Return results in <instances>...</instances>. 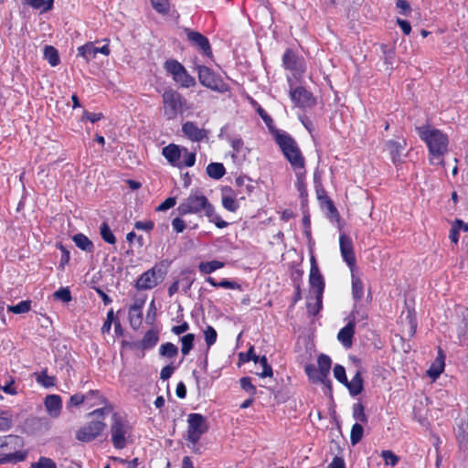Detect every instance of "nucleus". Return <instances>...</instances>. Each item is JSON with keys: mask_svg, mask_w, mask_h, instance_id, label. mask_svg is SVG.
<instances>
[{"mask_svg": "<svg viewBox=\"0 0 468 468\" xmlns=\"http://www.w3.org/2000/svg\"><path fill=\"white\" fill-rule=\"evenodd\" d=\"M419 137L426 144L432 159H441L448 152L449 139L441 130L425 124L416 127Z\"/></svg>", "mask_w": 468, "mask_h": 468, "instance_id": "1", "label": "nucleus"}, {"mask_svg": "<svg viewBox=\"0 0 468 468\" xmlns=\"http://www.w3.org/2000/svg\"><path fill=\"white\" fill-rule=\"evenodd\" d=\"M112 411V406L106 403L104 407L89 413L94 420L80 427L76 432V439L82 442H90L99 437L106 427L105 416Z\"/></svg>", "mask_w": 468, "mask_h": 468, "instance_id": "2", "label": "nucleus"}, {"mask_svg": "<svg viewBox=\"0 0 468 468\" xmlns=\"http://www.w3.org/2000/svg\"><path fill=\"white\" fill-rule=\"evenodd\" d=\"M23 447L24 440L18 435L10 434L1 438L0 464L23 462L27 456V451H21Z\"/></svg>", "mask_w": 468, "mask_h": 468, "instance_id": "3", "label": "nucleus"}, {"mask_svg": "<svg viewBox=\"0 0 468 468\" xmlns=\"http://www.w3.org/2000/svg\"><path fill=\"white\" fill-rule=\"evenodd\" d=\"M274 139L292 167L294 170H303L305 161L296 141L285 132L276 134Z\"/></svg>", "mask_w": 468, "mask_h": 468, "instance_id": "4", "label": "nucleus"}, {"mask_svg": "<svg viewBox=\"0 0 468 468\" xmlns=\"http://www.w3.org/2000/svg\"><path fill=\"white\" fill-rule=\"evenodd\" d=\"M177 211L181 216L197 214L201 211H204L206 216H211L212 204L199 190H192L190 195L179 204Z\"/></svg>", "mask_w": 468, "mask_h": 468, "instance_id": "5", "label": "nucleus"}, {"mask_svg": "<svg viewBox=\"0 0 468 468\" xmlns=\"http://www.w3.org/2000/svg\"><path fill=\"white\" fill-rule=\"evenodd\" d=\"M163 114L166 120H175L178 114L187 110L186 100L172 89L165 90L162 94Z\"/></svg>", "mask_w": 468, "mask_h": 468, "instance_id": "6", "label": "nucleus"}, {"mask_svg": "<svg viewBox=\"0 0 468 468\" xmlns=\"http://www.w3.org/2000/svg\"><path fill=\"white\" fill-rule=\"evenodd\" d=\"M197 73H198V80L199 82L214 90L218 91L219 93H224L229 90L228 84L223 80L220 75L216 73L214 70H212L210 68L207 66H197Z\"/></svg>", "mask_w": 468, "mask_h": 468, "instance_id": "7", "label": "nucleus"}, {"mask_svg": "<svg viewBox=\"0 0 468 468\" xmlns=\"http://www.w3.org/2000/svg\"><path fill=\"white\" fill-rule=\"evenodd\" d=\"M208 431L207 418L200 413H190L187 416L186 440L196 444L201 436Z\"/></svg>", "mask_w": 468, "mask_h": 468, "instance_id": "8", "label": "nucleus"}, {"mask_svg": "<svg viewBox=\"0 0 468 468\" xmlns=\"http://www.w3.org/2000/svg\"><path fill=\"white\" fill-rule=\"evenodd\" d=\"M111 434L114 448L122 450L126 446L125 434L128 431V421L121 414L113 412L112 416Z\"/></svg>", "mask_w": 468, "mask_h": 468, "instance_id": "9", "label": "nucleus"}, {"mask_svg": "<svg viewBox=\"0 0 468 468\" xmlns=\"http://www.w3.org/2000/svg\"><path fill=\"white\" fill-rule=\"evenodd\" d=\"M165 69L173 76V80L183 88L196 85V80L190 76L178 60H165Z\"/></svg>", "mask_w": 468, "mask_h": 468, "instance_id": "10", "label": "nucleus"}, {"mask_svg": "<svg viewBox=\"0 0 468 468\" xmlns=\"http://www.w3.org/2000/svg\"><path fill=\"white\" fill-rule=\"evenodd\" d=\"M188 41L193 47L201 51L203 56L211 58L212 50L209 40L201 33L190 29H186Z\"/></svg>", "mask_w": 468, "mask_h": 468, "instance_id": "11", "label": "nucleus"}, {"mask_svg": "<svg viewBox=\"0 0 468 468\" xmlns=\"http://www.w3.org/2000/svg\"><path fill=\"white\" fill-rule=\"evenodd\" d=\"M310 274H309V284L311 289L314 290V292L324 293V279L322 275L316 259L314 255L310 257Z\"/></svg>", "mask_w": 468, "mask_h": 468, "instance_id": "12", "label": "nucleus"}, {"mask_svg": "<svg viewBox=\"0 0 468 468\" xmlns=\"http://www.w3.org/2000/svg\"><path fill=\"white\" fill-rule=\"evenodd\" d=\"M290 97L295 105L300 108H311L315 103L313 94L302 86L291 90Z\"/></svg>", "mask_w": 468, "mask_h": 468, "instance_id": "13", "label": "nucleus"}, {"mask_svg": "<svg viewBox=\"0 0 468 468\" xmlns=\"http://www.w3.org/2000/svg\"><path fill=\"white\" fill-rule=\"evenodd\" d=\"M340 251L344 261L347 264L350 269H353L356 265V256L353 248V241L345 233L339 237Z\"/></svg>", "mask_w": 468, "mask_h": 468, "instance_id": "14", "label": "nucleus"}, {"mask_svg": "<svg viewBox=\"0 0 468 468\" xmlns=\"http://www.w3.org/2000/svg\"><path fill=\"white\" fill-rule=\"evenodd\" d=\"M100 42H89L78 48V56L83 57L85 58H89L90 57H95L98 53L102 54L103 56L110 55L109 45L103 44L100 46Z\"/></svg>", "mask_w": 468, "mask_h": 468, "instance_id": "15", "label": "nucleus"}, {"mask_svg": "<svg viewBox=\"0 0 468 468\" xmlns=\"http://www.w3.org/2000/svg\"><path fill=\"white\" fill-rule=\"evenodd\" d=\"M184 135L192 142H202L208 138L209 132L206 129H200L196 122L187 121L182 125Z\"/></svg>", "mask_w": 468, "mask_h": 468, "instance_id": "16", "label": "nucleus"}, {"mask_svg": "<svg viewBox=\"0 0 468 468\" xmlns=\"http://www.w3.org/2000/svg\"><path fill=\"white\" fill-rule=\"evenodd\" d=\"M145 303V297L134 299L133 303L129 308V320L133 328L136 329L142 324V309Z\"/></svg>", "mask_w": 468, "mask_h": 468, "instance_id": "17", "label": "nucleus"}, {"mask_svg": "<svg viewBox=\"0 0 468 468\" xmlns=\"http://www.w3.org/2000/svg\"><path fill=\"white\" fill-rule=\"evenodd\" d=\"M405 146L406 142L404 140H402L401 142L388 140L386 143V149L388 151L391 161L394 165L402 163V155Z\"/></svg>", "mask_w": 468, "mask_h": 468, "instance_id": "18", "label": "nucleus"}, {"mask_svg": "<svg viewBox=\"0 0 468 468\" xmlns=\"http://www.w3.org/2000/svg\"><path fill=\"white\" fill-rule=\"evenodd\" d=\"M159 283L155 280L152 271L147 270L139 276V278L135 282L134 287L138 291H146L154 288Z\"/></svg>", "mask_w": 468, "mask_h": 468, "instance_id": "19", "label": "nucleus"}, {"mask_svg": "<svg viewBox=\"0 0 468 468\" xmlns=\"http://www.w3.org/2000/svg\"><path fill=\"white\" fill-rule=\"evenodd\" d=\"M159 340L158 332L154 329H149L145 332L144 335L140 341L133 346H138L139 349L149 350L154 348Z\"/></svg>", "mask_w": 468, "mask_h": 468, "instance_id": "20", "label": "nucleus"}, {"mask_svg": "<svg viewBox=\"0 0 468 468\" xmlns=\"http://www.w3.org/2000/svg\"><path fill=\"white\" fill-rule=\"evenodd\" d=\"M355 328L356 325L353 323H350L349 321L344 326L340 329V331L337 334V339L338 341L346 347L349 348L351 347L353 344V337L355 335Z\"/></svg>", "mask_w": 468, "mask_h": 468, "instance_id": "21", "label": "nucleus"}, {"mask_svg": "<svg viewBox=\"0 0 468 468\" xmlns=\"http://www.w3.org/2000/svg\"><path fill=\"white\" fill-rule=\"evenodd\" d=\"M96 397L101 399L102 403H107V399L100 395L98 390H90L87 395H83L81 393H76L69 398V402L67 403V408L78 407L81 405L85 399L90 398Z\"/></svg>", "mask_w": 468, "mask_h": 468, "instance_id": "22", "label": "nucleus"}, {"mask_svg": "<svg viewBox=\"0 0 468 468\" xmlns=\"http://www.w3.org/2000/svg\"><path fill=\"white\" fill-rule=\"evenodd\" d=\"M347 319L350 323H353L355 325L356 323H361L362 325H366L367 321L368 319V314L362 304L355 303L353 309L350 314L348 315Z\"/></svg>", "mask_w": 468, "mask_h": 468, "instance_id": "23", "label": "nucleus"}, {"mask_svg": "<svg viewBox=\"0 0 468 468\" xmlns=\"http://www.w3.org/2000/svg\"><path fill=\"white\" fill-rule=\"evenodd\" d=\"M45 406L50 416L58 417L62 408V399L58 395H48L45 398Z\"/></svg>", "mask_w": 468, "mask_h": 468, "instance_id": "24", "label": "nucleus"}, {"mask_svg": "<svg viewBox=\"0 0 468 468\" xmlns=\"http://www.w3.org/2000/svg\"><path fill=\"white\" fill-rule=\"evenodd\" d=\"M170 265L171 261L162 260L159 262H156L151 269H149V271H152L153 275L154 276L158 283L162 282L165 278Z\"/></svg>", "mask_w": 468, "mask_h": 468, "instance_id": "25", "label": "nucleus"}, {"mask_svg": "<svg viewBox=\"0 0 468 468\" xmlns=\"http://www.w3.org/2000/svg\"><path fill=\"white\" fill-rule=\"evenodd\" d=\"M349 391L352 397L359 395L364 389V381L361 372L357 371L350 381L344 385Z\"/></svg>", "mask_w": 468, "mask_h": 468, "instance_id": "26", "label": "nucleus"}, {"mask_svg": "<svg viewBox=\"0 0 468 468\" xmlns=\"http://www.w3.org/2000/svg\"><path fill=\"white\" fill-rule=\"evenodd\" d=\"M162 154L171 165H177L181 157V150L178 145L170 144L163 148Z\"/></svg>", "mask_w": 468, "mask_h": 468, "instance_id": "27", "label": "nucleus"}, {"mask_svg": "<svg viewBox=\"0 0 468 468\" xmlns=\"http://www.w3.org/2000/svg\"><path fill=\"white\" fill-rule=\"evenodd\" d=\"M72 240L74 241L75 245L81 250L86 252H93L94 245L86 235L82 233L75 234L72 237Z\"/></svg>", "mask_w": 468, "mask_h": 468, "instance_id": "28", "label": "nucleus"}, {"mask_svg": "<svg viewBox=\"0 0 468 468\" xmlns=\"http://www.w3.org/2000/svg\"><path fill=\"white\" fill-rule=\"evenodd\" d=\"M352 417L353 419L360 423L366 424L368 421V416L365 412V406L361 401L354 403L352 406Z\"/></svg>", "mask_w": 468, "mask_h": 468, "instance_id": "29", "label": "nucleus"}, {"mask_svg": "<svg viewBox=\"0 0 468 468\" xmlns=\"http://www.w3.org/2000/svg\"><path fill=\"white\" fill-rule=\"evenodd\" d=\"M296 175V183L295 186L299 192L300 197L303 199V201L306 200L307 198V188H306V183H305V170H295Z\"/></svg>", "mask_w": 468, "mask_h": 468, "instance_id": "30", "label": "nucleus"}, {"mask_svg": "<svg viewBox=\"0 0 468 468\" xmlns=\"http://www.w3.org/2000/svg\"><path fill=\"white\" fill-rule=\"evenodd\" d=\"M317 364L320 376L322 378L328 377L331 370L332 360L329 356L325 354H321L317 357Z\"/></svg>", "mask_w": 468, "mask_h": 468, "instance_id": "31", "label": "nucleus"}, {"mask_svg": "<svg viewBox=\"0 0 468 468\" xmlns=\"http://www.w3.org/2000/svg\"><path fill=\"white\" fill-rule=\"evenodd\" d=\"M36 381L44 388H52L56 385V377L48 376V370L45 368L35 374Z\"/></svg>", "mask_w": 468, "mask_h": 468, "instance_id": "32", "label": "nucleus"}, {"mask_svg": "<svg viewBox=\"0 0 468 468\" xmlns=\"http://www.w3.org/2000/svg\"><path fill=\"white\" fill-rule=\"evenodd\" d=\"M206 170L207 176L216 180L222 178L226 174L225 166L221 163H210Z\"/></svg>", "mask_w": 468, "mask_h": 468, "instance_id": "33", "label": "nucleus"}, {"mask_svg": "<svg viewBox=\"0 0 468 468\" xmlns=\"http://www.w3.org/2000/svg\"><path fill=\"white\" fill-rule=\"evenodd\" d=\"M364 294V283L362 280L352 274V296L356 303H358Z\"/></svg>", "mask_w": 468, "mask_h": 468, "instance_id": "34", "label": "nucleus"}, {"mask_svg": "<svg viewBox=\"0 0 468 468\" xmlns=\"http://www.w3.org/2000/svg\"><path fill=\"white\" fill-rule=\"evenodd\" d=\"M206 282L210 283L213 287H221L231 290H241L240 284L234 281H229L227 279H223L219 282H218L215 281L214 278L208 276L206 278Z\"/></svg>", "mask_w": 468, "mask_h": 468, "instance_id": "35", "label": "nucleus"}, {"mask_svg": "<svg viewBox=\"0 0 468 468\" xmlns=\"http://www.w3.org/2000/svg\"><path fill=\"white\" fill-rule=\"evenodd\" d=\"M224 266V262L219 261H202L198 265V270L200 272L204 274H210L213 271L222 268Z\"/></svg>", "mask_w": 468, "mask_h": 468, "instance_id": "36", "label": "nucleus"}, {"mask_svg": "<svg viewBox=\"0 0 468 468\" xmlns=\"http://www.w3.org/2000/svg\"><path fill=\"white\" fill-rule=\"evenodd\" d=\"M258 114L261 116L264 123L267 125L270 133L275 137L276 134H279L281 133L280 130H278L273 125V120L272 118L266 112L264 109H262L261 106L257 109Z\"/></svg>", "mask_w": 468, "mask_h": 468, "instance_id": "37", "label": "nucleus"}, {"mask_svg": "<svg viewBox=\"0 0 468 468\" xmlns=\"http://www.w3.org/2000/svg\"><path fill=\"white\" fill-rule=\"evenodd\" d=\"M161 356L173 358L178 354V347L171 342L162 344L159 348Z\"/></svg>", "mask_w": 468, "mask_h": 468, "instance_id": "38", "label": "nucleus"}, {"mask_svg": "<svg viewBox=\"0 0 468 468\" xmlns=\"http://www.w3.org/2000/svg\"><path fill=\"white\" fill-rule=\"evenodd\" d=\"M463 326L458 328V338L462 345L468 344V309L463 314Z\"/></svg>", "mask_w": 468, "mask_h": 468, "instance_id": "39", "label": "nucleus"}, {"mask_svg": "<svg viewBox=\"0 0 468 468\" xmlns=\"http://www.w3.org/2000/svg\"><path fill=\"white\" fill-rule=\"evenodd\" d=\"M100 234L101 239L108 244L113 245L116 243V238L112 233L107 222H102L100 226Z\"/></svg>", "mask_w": 468, "mask_h": 468, "instance_id": "40", "label": "nucleus"}, {"mask_svg": "<svg viewBox=\"0 0 468 468\" xmlns=\"http://www.w3.org/2000/svg\"><path fill=\"white\" fill-rule=\"evenodd\" d=\"M181 352L184 356H187L194 347L195 335L186 334L180 338Z\"/></svg>", "mask_w": 468, "mask_h": 468, "instance_id": "41", "label": "nucleus"}, {"mask_svg": "<svg viewBox=\"0 0 468 468\" xmlns=\"http://www.w3.org/2000/svg\"><path fill=\"white\" fill-rule=\"evenodd\" d=\"M364 435V428L363 425L356 422L352 428L350 432V442L353 446L356 445L361 441Z\"/></svg>", "mask_w": 468, "mask_h": 468, "instance_id": "42", "label": "nucleus"}, {"mask_svg": "<svg viewBox=\"0 0 468 468\" xmlns=\"http://www.w3.org/2000/svg\"><path fill=\"white\" fill-rule=\"evenodd\" d=\"M314 181L318 200H320L321 203H325L326 199L330 198L326 195V191L321 183L320 176H318L317 173L314 175Z\"/></svg>", "mask_w": 468, "mask_h": 468, "instance_id": "43", "label": "nucleus"}, {"mask_svg": "<svg viewBox=\"0 0 468 468\" xmlns=\"http://www.w3.org/2000/svg\"><path fill=\"white\" fill-rule=\"evenodd\" d=\"M250 182L251 179L246 176H239L235 179L236 186L242 188L249 195L254 190V186Z\"/></svg>", "mask_w": 468, "mask_h": 468, "instance_id": "44", "label": "nucleus"}, {"mask_svg": "<svg viewBox=\"0 0 468 468\" xmlns=\"http://www.w3.org/2000/svg\"><path fill=\"white\" fill-rule=\"evenodd\" d=\"M53 299L61 301L65 303L72 300L71 292L69 287H61L53 293Z\"/></svg>", "mask_w": 468, "mask_h": 468, "instance_id": "45", "label": "nucleus"}, {"mask_svg": "<svg viewBox=\"0 0 468 468\" xmlns=\"http://www.w3.org/2000/svg\"><path fill=\"white\" fill-rule=\"evenodd\" d=\"M153 8L159 14L167 15L170 11L169 0H150Z\"/></svg>", "mask_w": 468, "mask_h": 468, "instance_id": "46", "label": "nucleus"}, {"mask_svg": "<svg viewBox=\"0 0 468 468\" xmlns=\"http://www.w3.org/2000/svg\"><path fill=\"white\" fill-rule=\"evenodd\" d=\"M30 301H21L16 305H8L7 310L16 314L27 313L30 310Z\"/></svg>", "mask_w": 468, "mask_h": 468, "instance_id": "47", "label": "nucleus"}, {"mask_svg": "<svg viewBox=\"0 0 468 468\" xmlns=\"http://www.w3.org/2000/svg\"><path fill=\"white\" fill-rule=\"evenodd\" d=\"M25 3L33 8H43V11H48L53 6V0H25Z\"/></svg>", "mask_w": 468, "mask_h": 468, "instance_id": "48", "label": "nucleus"}, {"mask_svg": "<svg viewBox=\"0 0 468 468\" xmlns=\"http://www.w3.org/2000/svg\"><path fill=\"white\" fill-rule=\"evenodd\" d=\"M56 247L61 251V258L58 264V269L63 271L70 259L69 250L61 242L56 243Z\"/></svg>", "mask_w": 468, "mask_h": 468, "instance_id": "49", "label": "nucleus"}, {"mask_svg": "<svg viewBox=\"0 0 468 468\" xmlns=\"http://www.w3.org/2000/svg\"><path fill=\"white\" fill-rule=\"evenodd\" d=\"M257 363H260L263 368L262 372L258 374L261 378L271 377L273 375L272 367L268 363L265 356L257 357Z\"/></svg>", "mask_w": 468, "mask_h": 468, "instance_id": "50", "label": "nucleus"}, {"mask_svg": "<svg viewBox=\"0 0 468 468\" xmlns=\"http://www.w3.org/2000/svg\"><path fill=\"white\" fill-rule=\"evenodd\" d=\"M305 374L313 383H318L320 380L319 369L314 364H308L304 367Z\"/></svg>", "mask_w": 468, "mask_h": 468, "instance_id": "51", "label": "nucleus"}, {"mask_svg": "<svg viewBox=\"0 0 468 468\" xmlns=\"http://www.w3.org/2000/svg\"><path fill=\"white\" fill-rule=\"evenodd\" d=\"M205 341L207 346V350L217 341V331L211 325H207L204 331Z\"/></svg>", "mask_w": 468, "mask_h": 468, "instance_id": "52", "label": "nucleus"}, {"mask_svg": "<svg viewBox=\"0 0 468 468\" xmlns=\"http://www.w3.org/2000/svg\"><path fill=\"white\" fill-rule=\"evenodd\" d=\"M30 468H57V465L52 459L42 456L37 462L32 463Z\"/></svg>", "mask_w": 468, "mask_h": 468, "instance_id": "53", "label": "nucleus"}, {"mask_svg": "<svg viewBox=\"0 0 468 468\" xmlns=\"http://www.w3.org/2000/svg\"><path fill=\"white\" fill-rule=\"evenodd\" d=\"M240 387L243 390H245L250 396H254L256 394V387L251 383V378L250 377H243L239 379Z\"/></svg>", "mask_w": 468, "mask_h": 468, "instance_id": "54", "label": "nucleus"}, {"mask_svg": "<svg viewBox=\"0 0 468 468\" xmlns=\"http://www.w3.org/2000/svg\"><path fill=\"white\" fill-rule=\"evenodd\" d=\"M184 159L182 162H178L177 166L185 165L186 167H191L195 165L196 162V153H190L188 150L184 147Z\"/></svg>", "mask_w": 468, "mask_h": 468, "instance_id": "55", "label": "nucleus"}, {"mask_svg": "<svg viewBox=\"0 0 468 468\" xmlns=\"http://www.w3.org/2000/svg\"><path fill=\"white\" fill-rule=\"evenodd\" d=\"M222 206L224 208L230 212H235L239 208V205L236 199L231 196H222Z\"/></svg>", "mask_w": 468, "mask_h": 468, "instance_id": "56", "label": "nucleus"}, {"mask_svg": "<svg viewBox=\"0 0 468 468\" xmlns=\"http://www.w3.org/2000/svg\"><path fill=\"white\" fill-rule=\"evenodd\" d=\"M385 464L395 466L399 463V457L389 450H384L381 452Z\"/></svg>", "mask_w": 468, "mask_h": 468, "instance_id": "57", "label": "nucleus"}, {"mask_svg": "<svg viewBox=\"0 0 468 468\" xmlns=\"http://www.w3.org/2000/svg\"><path fill=\"white\" fill-rule=\"evenodd\" d=\"M209 222H213L217 228L218 229H223V228H226L229 223L225 220H223L218 214H216L215 212V207L214 206L212 205V211H211V216H207Z\"/></svg>", "mask_w": 468, "mask_h": 468, "instance_id": "58", "label": "nucleus"}, {"mask_svg": "<svg viewBox=\"0 0 468 468\" xmlns=\"http://www.w3.org/2000/svg\"><path fill=\"white\" fill-rule=\"evenodd\" d=\"M334 376L337 381H339L341 384L345 385L347 383V378L346 374V369L341 365H335L334 367Z\"/></svg>", "mask_w": 468, "mask_h": 468, "instance_id": "59", "label": "nucleus"}, {"mask_svg": "<svg viewBox=\"0 0 468 468\" xmlns=\"http://www.w3.org/2000/svg\"><path fill=\"white\" fill-rule=\"evenodd\" d=\"M257 357H259V356L255 355L254 347L252 346L248 349L246 353L239 354V359L242 363L252 360L255 364H257Z\"/></svg>", "mask_w": 468, "mask_h": 468, "instance_id": "60", "label": "nucleus"}, {"mask_svg": "<svg viewBox=\"0 0 468 468\" xmlns=\"http://www.w3.org/2000/svg\"><path fill=\"white\" fill-rule=\"evenodd\" d=\"M326 206V208L328 210V217L331 220H339L340 215L338 213V210L336 209L334 202L331 199H326V202L324 203Z\"/></svg>", "mask_w": 468, "mask_h": 468, "instance_id": "61", "label": "nucleus"}, {"mask_svg": "<svg viewBox=\"0 0 468 468\" xmlns=\"http://www.w3.org/2000/svg\"><path fill=\"white\" fill-rule=\"evenodd\" d=\"M116 320L117 319H115V317H114L113 310L111 309L107 313V318H106L105 322L102 324V327H101L102 334L109 333L111 331L112 323H114Z\"/></svg>", "mask_w": 468, "mask_h": 468, "instance_id": "62", "label": "nucleus"}, {"mask_svg": "<svg viewBox=\"0 0 468 468\" xmlns=\"http://www.w3.org/2000/svg\"><path fill=\"white\" fill-rule=\"evenodd\" d=\"M156 318V307L154 300H152V302L149 304L148 312L145 317V322L148 324H153Z\"/></svg>", "mask_w": 468, "mask_h": 468, "instance_id": "63", "label": "nucleus"}, {"mask_svg": "<svg viewBox=\"0 0 468 468\" xmlns=\"http://www.w3.org/2000/svg\"><path fill=\"white\" fill-rule=\"evenodd\" d=\"M176 204V197H170L163 201L156 208L157 211H166Z\"/></svg>", "mask_w": 468, "mask_h": 468, "instance_id": "64", "label": "nucleus"}]
</instances>
